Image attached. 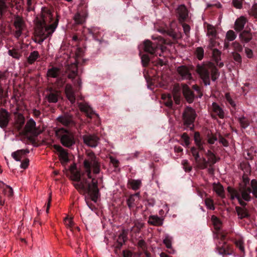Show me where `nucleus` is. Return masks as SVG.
Here are the masks:
<instances>
[{
  "label": "nucleus",
  "instance_id": "obj_1",
  "mask_svg": "<svg viewBox=\"0 0 257 257\" xmlns=\"http://www.w3.org/2000/svg\"><path fill=\"white\" fill-rule=\"evenodd\" d=\"M83 171L77 170L71 173L70 179L76 182L73 185L81 193H87L90 199L96 202L99 196L98 181L92 174L97 175L100 172L99 159L91 152L88 153L83 163Z\"/></svg>",
  "mask_w": 257,
  "mask_h": 257
},
{
  "label": "nucleus",
  "instance_id": "obj_2",
  "mask_svg": "<svg viewBox=\"0 0 257 257\" xmlns=\"http://www.w3.org/2000/svg\"><path fill=\"white\" fill-rule=\"evenodd\" d=\"M58 24V19L49 25L43 24L41 22H36L34 31L35 42L41 44L45 40L52 36L57 27Z\"/></svg>",
  "mask_w": 257,
  "mask_h": 257
},
{
  "label": "nucleus",
  "instance_id": "obj_3",
  "mask_svg": "<svg viewBox=\"0 0 257 257\" xmlns=\"http://www.w3.org/2000/svg\"><path fill=\"white\" fill-rule=\"evenodd\" d=\"M196 71L205 85H210V73H211V79L213 81H215L219 76L217 68L211 62L198 65Z\"/></svg>",
  "mask_w": 257,
  "mask_h": 257
},
{
  "label": "nucleus",
  "instance_id": "obj_4",
  "mask_svg": "<svg viewBox=\"0 0 257 257\" xmlns=\"http://www.w3.org/2000/svg\"><path fill=\"white\" fill-rule=\"evenodd\" d=\"M155 40L156 41L154 42L150 40L145 41L144 42V51L152 55L161 56V53L165 48L163 45L168 43L161 37H157Z\"/></svg>",
  "mask_w": 257,
  "mask_h": 257
},
{
  "label": "nucleus",
  "instance_id": "obj_5",
  "mask_svg": "<svg viewBox=\"0 0 257 257\" xmlns=\"http://www.w3.org/2000/svg\"><path fill=\"white\" fill-rule=\"evenodd\" d=\"M55 135L65 147L69 148L75 143L74 135L69 130L63 127L58 128L55 130Z\"/></svg>",
  "mask_w": 257,
  "mask_h": 257
},
{
  "label": "nucleus",
  "instance_id": "obj_6",
  "mask_svg": "<svg viewBox=\"0 0 257 257\" xmlns=\"http://www.w3.org/2000/svg\"><path fill=\"white\" fill-rule=\"evenodd\" d=\"M225 237V235L223 234H220V241L217 244L216 247L218 253L222 255L223 257H225L226 255H233V257H235L231 245L224 241Z\"/></svg>",
  "mask_w": 257,
  "mask_h": 257
},
{
  "label": "nucleus",
  "instance_id": "obj_7",
  "mask_svg": "<svg viewBox=\"0 0 257 257\" xmlns=\"http://www.w3.org/2000/svg\"><path fill=\"white\" fill-rule=\"evenodd\" d=\"M66 72L68 74V78L71 79L74 84H77L79 87L81 86V79L78 76L76 81L74 79L78 76V67L76 63H72L67 66Z\"/></svg>",
  "mask_w": 257,
  "mask_h": 257
},
{
  "label": "nucleus",
  "instance_id": "obj_8",
  "mask_svg": "<svg viewBox=\"0 0 257 257\" xmlns=\"http://www.w3.org/2000/svg\"><path fill=\"white\" fill-rule=\"evenodd\" d=\"M53 22V16L51 11L47 8L42 9V14L40 18H37L36 22H41L43 24H48Z\"/></svg>",
  "mask_w": 257,
  "mask_h": 257
},
{
  "label": "nucleus",
  "instance_id": "obj_9",
  "mask_svg": "<svg viewBox=\"0 0 257 257\" xmlns=\"http://www.w3.org/2000/svg\"><path fill=\"white\" fill-rule=\"evenodd\" d=\"M238 190L241 200L245 202L251 201L252 199L250 195L251 189L250 186H239Z\"/></svg>",
  "mask_w": 257,
  "mask_h": 257
},
{
  "label": "nucleus",
  "instance_id": "obj_10",
  "mask_svg": "<svg viewBox=\"0 0 257 257\" xmlns=\"http://www.w3.org/2000/svg\"><path fill=\"white\" fill-rule=\"evenodd\" d=\"M196 117V113H183V124L191 131L194 130V122Z\"/></svg>",
  "mask_w": 257,
  "mask_h": 257
},
{
  "label": "nucleus",
  "instance_id": "obj_11",
  "mask_svg": "<svg viewBox=\"0 0 257 257\" xmlns=\"http://www.w3.org/2000/svg\"><path fill=\"white\" fill-rule=\"evenodd\" d=\"M14 26L16 29L15 36L17 38H19L25 28V24L23 19L19 16L16 17L14 21Z\"/></svg>",
  "mask_w": 257,
  "mask_h": 257
},
{
  "label": "nucleus",
  "instance_id": "obj_12",
  "mask_svg": "<svg viewBox=\"0 0 257 257\" xmlns=\"http://www.w3.org/2000/svg\"><path fill=\"white\" fill-rule=\"evenodd\" d=\"M82 138L84 143L91 148L96 147L99 140V138L95 135H85L83 136Z\"/></svg>",
  "mask_w": 257,
  "mask_h": 257
},
{
  "label": "nucleus",
  "instance_id": "obj_13",
  "mask_svg": "<svg viewBox=\"0 0 257 257\" xmlns=\"http://www.w3.org/2000/svg\"><path fill=\"white\" fill-rule=\"evenodd\" d=\"M25 130L27 133H30L35 136H37L41 133L40 131L36 128V122L33 119H30L27 122L25 127Z\"/></svg>",
  "mask_w": 257,
  "mask_h": 257
},
{
  "label": "nucleus",
  "instance_id": "obj_14",
  "mask_svg": "<svg viewBox=\"0 0 257 257\" xmlns=\"http://www.w3.org/2000/svg\"><path fill=\"white\" fill-rule=\"evenodd\" d=\"M54 149L59 153L58 156L62 164H65L69 161L68 154L67 150L63 148L60 145H55L53 146Z\"/></svg>",
  "mask_w": 257,
  "mask_h": 257
},
{
  "label": "nucleus",
  "instance_id": "obj_15",
  "mask_svg": "<svg viewBox=\"0 0 257 257\" xmlns=\"http://www.w3.org/2000/svg\"><path fill=\"white\" fill-rule=\"evenodd\" d=\"M140 197V192L132 194L128 197L126 200V204L130 210L134 208L139 204Z\"/></svg>",
  "mask_w": 257,
  "mask_h": 257
},
{
  "label": "nucleus",
  "instance_id": "obj_16",
  "mask_svg": "<svg viewBox=\"0 0 257 257\" xmlns=\"http://www.w3.org/2000/svg\"><path fill=\"white\" fill-rule=\"evenodd\" d=\"M227 191L230 195V198L233 200L236 198L238 201L239 204L242 206H245L246 203L244 201L241 200L240 196L239 195L238 190H236L230 186H228L227 188Z\"/></svg>",
  "mask_w": 257,
  "mask_h": 257
},
{
  "label": "nucleus",
  "instance_id": "obj_17",
  "mask_svg": "<svg viewBox=\"0 0 257 257\" xmlns=\"http://www.w3.org/2000/svg\"><path fill=\"white\" fill-rule=\"evenodd\" d=\"M183 94L186 101L189 103H192L194 98V94L188 86L186 84H183L182 86Z\"/></svg>",
  "mask_w": 257,
  "mask_h": 257
},
{
  "label": "nucleus",
  "instance_id": "obj_18",
  "mask_svg": "<svg viewBox=\"0 0 257 257\" xmlns=\"http://www.w3.org/2000/svg\"><path fill=\"white\" fill-rule=\"evenodd\" d=\"M58 120L65 126H70L74 125L75 123L72 117L65 113L64 115L58 117Z\"/></svg>",
  "mask_w": 257,
  "mask_h": 257
},
{
  "label": "nucleus",
  "instance_id": "obj_19",
  "mask_svg": "<svg viewBox=\"0 0 257 257\" xmlns=\"http://www.w3.org/2000/svg\"><path fill=\"white\" fill-rule=\"evenodd\" d=\"M247 20L244 16H240L235 22L234 29L237 32L241 31L244 27L245 24L247 23Z\"/></svg>",
  "mask_w": 257,
  "mask_h": 257
},
{
  "label": "nucleus",
  "instance_id": "obj_20",
  "mask_svg": "<svg viewBox=\"0 0 257 257\" xmlns=\"http://www.w3.org/2000/svg\"><path fill=\"white\" fill-rule=\"evenodd\" d=\"M177 72L183 79H190L191 74L188 68L185 66H181L177 68Z\"/></svg>",
  "mask_w": 257,
  "mask_h": 257
},
{
  "label": "nucleus",
  "instance_id": "obj_21",
  "mask_svg": "<svg viewBox=\"0 0 257 257\" xmlns=\"http://www.w3.org/2000/svg\"><path fill=\"white\" fill-rule=\"evenodd\" d=\"M235 211L237 213L238 218L240 219L248 218L250 216L248 210L245 208V206H236Z\"/></svg>",
  "mask_w": 257,
  "mask_h": 257
},
{
  "label": "nucleus",
  "instance_id": "obj_22",
  "mask_svg": "<svg viewBox=\"0 0 257 257\" xmlns=\"http://www.w3.org/2000/svg\"><path fill=\"white\" fill-rule=\"evenodd\" d=\"M60 97V92L54 90L50 91L46 96L47 100L50 103H56Z\"/></svg>",
  "mask_w": 257,
  "mask_h": 257
},
{
  "label": "nucleus",
  "instance_id": "obj_23",
  "mask_svg": "<svg viewBox=\"0 0 257 257\" xmlns=\"http://www.w3.org/2000/svg\"><path fill=\"white\" fill-rule=\"evenodd\" d=\"M65 91L67 98L72 103H74L75 101V97L72 86L69 84H66Z\"/></svg>",
  "mask_w": 257,
  "mask_h": 257
},
{
  "label": "nucleus",
  "instance_id": "obj_24",
  "mask_svg": "<svg viewBox=\"0 0 257 257\" xmlns=\"http://www.w3.org/2000/svg\"><path fill=\"white\" fill-rule=\"evenodd\" d=\"M148 223L155 226H161L163 224V219L157 215H151L149 218Z\"/></svg>",
  "mask_w": 257,
  "mask_h": 257
},
{
  "label": "nucleus",
  "instance_id": "obj_25",
  "mask_svg": "<svg viewBox=\"0 0 257 257\" xmlns=\"http://www.w3.org/2000/svg\"><path fill=\"white\" fill-rule=\"evenodd\" d=\"M173 240V237L170 236L169 234H165L164 238L163 239V243L165 245L166 247L169 249V251L170 253H174V250L172 248V243Z\"/></svg>",
  "mask_w": 257,
  "mask_h": 257
},
{
  "label": "nucleus",
  "instance_id": "obj_26",
  "mask_svg": "<svg viewBox=\"0 0 257 257\" xmlns=\"http://www.w3.org/2000/svg\"><path fill=\"white\" fill-rule=\"evenodd\" d=\"M87 15L85 13L81 14L77 13L73 17V20L76 24H82L84 23L86 19Z\"/></svg>",
  "mask_w": 257,
  "mask_h": 257
},
{
  "label": "nucleus",
  "instance_id": "obj_27",
  "mask_svg": "<svg viewBox=\"0 0 257 257\" xmlns=\"http://www.w3.org/2000/svg\"><path fill=\"white\" fill-rule=\"evenodd\" d=\"M177 13L179 15L180 21H184L188 16L187 10L184 5H181L178 7Z\"/></svg>",
  "mask_w": 257,
  "mask_h": 257
},
{
  "label": "nucleus",
  "instance_id": "obj_28",
  "mask_svg": "<svg viewBox=\"0 0 257 257\" xmlns=\"http://www.w3.org/2000/svg\"><path fill=\"white\" fill-rule=\"evenodd\" d=\"M163 103L167 107L172 108L173 106V102L172 96L170 94L164 93L162 94L161 96Z\"/></svg>",
  "mask_w": 257,
  "mask_h": 257
},
{
  "label": "nucleus",
  "instance_id": "obj_29",
  "mask_svg": "<svg viewBox=\"0 0 257 257\" xmlns=\"http://www.w3.org/2000/svg\"><path fill=\"white\" fill-rule=\"evenodd\" d=\"M11 113H0V126L2 128L6 127L9 121Z\"/></svg>",
  "mask_w": 257,
  "mask_h": 257
},
{
  "label": "nucleus",
  "instance_id": "obj_30",
  "mask_svg": "<svg viewBox=\"0 0 257 257\" xmlns=\"http://www.w3.org/2000/svg\"><path fill=\"white\" fill-rule=\"evenodd\" d=\"M197 167L201 170L206 169L209 166V163L207 162V160L204 157L200 158L198 161L195 162Z\"/></svg>",
  "mask_w": 257,
  "mask_h": 257
},
{
  "label": "nucleus",
  "instance_id": "obj_31",
  "mask_svg": "<svg viewBox=\"0 0 257 257\" xmlns=\"http://www.w3.org/2000/svg\"><path fill=\"white\" fill-rule=\"evenodd\" d=\"M213 190L221 198H225L223 187L221 184H214L213 186Z\"/></svg>",
  "mask_w": 257,
  "mask_h": 257
},
{
  "label": "nucleus",
  "instance_id": "obj_32",
  "mask_svg": "<svg viewBox=\"0 0 257 257\" xmlns=\"http://www.w3.org/2000/svg\"><path fill=\"white\" fill-rule=\"evenodd\" d=\"M239 38L242 42L247 43L252 39V35L249 32L244 31L240 33Z\"/></svg>",
  "mask_w": 257,
  "mask_h": 257
},
{
  "label": "nucleus",
  "instance_id": "obj_33",
  "mask_svg": "<svg viewBox=\"0 0 257 257\" xmlns=\"http://www.w3.org/2000/svg\"><path fill=\"white\" fill-rule=\"evenodd\" d=\"M60 73V70L57 67H52L48 69L47 71V76L52 78H56Z\"/></svg>",
  "mask_w": 257,
  "mask_h": 257
},
{
  "label": "nucleus",
  "instance_id": "obj_34",
  "mask_svg": "<svg viewBox=\"0 0 257 257\" xmlns=\"http://www.w3.org/2000/svg\"><path fill=\"white\" fill-rule=\"evenodd\" d=\"M128 184L133 190H137L140 188L142 182L140 180H131L128 182Z\"/></svg>",
  "mask_w": 257,
  "mask_h": 257
},
{
  "label": "nucleus",
  "instance_id": "obj_35",
  "mask_svg": "<svg viewBox=\"0 0 257 257\" xmlns=\"http://www.w3.org/2000/svg\"><path fill=\"white\" fill-rule=\"evenodd\" d=\"M39 54L38 51H34L31 52L28 58V62L29 64H33L39 58Z\"/></svg>",
  "mask_w": 257,
  "mask_h": 257
},
{
  "label": "nucleus",
  "instance_id": "obj_36",
  "mask_svg": "<svg viewBox=\"0 0 257 257\" xmlns=\"http://www.w3.org/2000/svg\"><path fill=\"white\" fill-rule=\"evenodd\" d=\"M80 110L83 112H93L92 108L86 103H80L79 104Z\"/></svg>",
  "mask_w": 257,
  "mask_h": 257
},
{
  "label": "nucleus",
  "instance_id": "obj_37",
  "mask_svg": "<svg viewBox=\"0 0 257 257\" xmlns=\"http://www.w3.org/2000/svg\"><path fill=\"white\" fill-rule=\"evenodd\" d=\"M207 28V35L210 38H216V31L215 28L210 25H208Z\"/></svg>",
  "mask_w": 257,
  "mask_h": 257
},
{
  "label": "nucleus",
  "instance_id": "obj_38",
  "mask_svg": "<svg viewBox=\"0 0 257 257\" xmlns=\"http://www.w3.org/2000/svg\"><path fill=\"white\" fill-rule=\"evenodd\" d=\"M236 37L235 32L232 30H229L226 34L225 40L227 42L233 41Z\"/></svg>",
  "mask_w": 257,
  "mask_h": 257
},
{
  "label": "nucleus",
  "instance_id": "obj_39",
  "mask_svg": "<svg viewBox=\"0 0 257 257\" xmlns=\"http://www.w3.org/2000/svg\"><path fill=\"white\" fill-rule=\"evenodd\" d=\"M18 115L16 116V123L18 124L19 127H21L25 123V117L23 115L22 113H17Z\"/></svg>",
  "mask_w": 257,
  "mask_h": 257
},
{
  "label": "nucleus",
  "instance_id": "obj_40",
  "mask_svg": "<svg viewBox=\"0 0 257 257\" xmlns=\"http://www.w3.org/2000/svg\"><path fill=\"white\" fill-rule=\"evenodd\" d=\"M250 186L252 189L251 192L255 198H257V181L256 180H252L250 183Z\"/></svg>",
  "mask_w": 257,
  "mask_h": 257
},
{
  "label": "nucleus",
  "instance_id": "obj_41",
  "mask_svg": "<svg viewBox=\"0 0 257 257\" xmlns=\"http://www.w3.org/2000/svg\"><path fill=\"white\" fill-rule=\"evenodd\" d=\"M23 151L22 150H18L12 153V156L13 158L17 161H20L23 158Z\"/></svg>",
  "mask_w": 257,
  "mask_h": 257
},
{
  "label": "nucleus",
  "instance_id": "obj_42",
  "mask_svg": "<svg viewBox=\"0 0 257 257\" xmlns=\"http://www.w3.org/2000/svg\"><path fill=\"white\" fill-rule=\"evenodd\" d=\"M190 151L192 155L193 156L194 158L195 162H196L198 161L200 157L198 149L196 148L193 147L191 148Z\"/></svg>",
  "mask_w": 257,
  "mask_h": 257
},
{
  "label": "nucleus",
  "instance_id": "obj_43",
  "mask_svg": "<svg viewBox=\"0 0 257 257\" xmlns=\"http://www.w3.org/2000/svg\"><path fill=\"white\" fill-rule=\"evenodd\" d=\"M3 193L5 195L9 197H11L13 195V190L12 187L7 185L3 189Z\"/></svg>",
  "mask_w": 257,
  "mask_h": 257
},
{
  "label": "nucleus",
  "instance_id": "obj_44",
  "mask_svg": "<svg viewBox=\"0 0 257 257\" xmlns=\"http://www.w3.org/2000/svg\"><path fill=\"white\" fill-rule=\"evenodd\" d=\"M207 162L209 163V166H213L219 160L217 159L214 154L212 156L207 157Z\"/></svg>",
  "mask_w": 257,
  "mask_h": 257
},
{
  "label": "nucleus",
  "instance_id": "obj_45",
  "mask_svg": "<svg viewBox=\"0 0 257 257\" xmlns=\"http://www.w3.org/2000/svg\"><path fill=\"white\" fill-rule=\"evenodd\" d=\"M239 121L241 126L243 128L247 127L249 123L248 119L244 117H241L239 118Z\"/></svg>",
  "mask_w": 257,
  "mask_h": 257
},
{
  "label": "nucleus",
  "instance_id": "obj_46",
  "mask_svg": "<svg viewBox=\"0 0 257 257\" xmlns=\"http://www.w3.org/2000/svg\"><path fill=\"white\" fill-rule=\"evenodd\" d=\"M205 205L206 206V207H207V208H208L209 209H210L212 210H213L215 209V207H214V204H213V201L211 199L209 198H206L205 200Z\"/></svg>",
  "mask_w": 257,
  "mask_h": 257
},
{
  "label": "nucleus",
  "instance_id": "obj_47",
  "mask_svg": "<svg viewBox=\"0 0 257 257\" xmlns=\"http://www.w3.org/2000/svg\"><path fill=\"white\" fill-rule=\"evenodd\" d=\"M64 222L66 226L68 228H70L71 230H72L71 228L74 225V222L72 221V218H69L68 216H67L64 219Z\"/></svg>",
  "mask_w": 257,
  "mask_h": 257
},
{
  "label": "nucleus",
  "instance_id": "obj_48",
  "mask_svg": "<svg viewBox=\"0 0 257 257\" xmlns=\"http://www.w3.org/2000/svg\"><path fill=\"white\" fill-rule=\"evenodd\" d=\"M221 52L216 49H213L212 55L216 62H218L220 60Z\"/></svg>",
  "mask_w": 257,
  "mask_h": 257
},
{
  "label": "nucleus",
  "instance_id": "obj_49",
  "mask_svg": "<svg viewBox=\"0 0 257 257\" xmlns=\"http://www.w3.org/2000/svg\"><path fill=\"white\" fill-rule=\"evenodd\" d=\"M196 57L199 60H201L204 56V50L202 47H198L195 51Z\"/></svg>",
  "mask_w": 257,
  "mask_h": 257
},
{
  "label": "nucleus",
  "instance_id": "obj_50",
  "mask_svg": "<svg viewBox=\"0 0 257 257\" xmlns=\"http://www.w3.org/2000/svg\"><path fill=\"white\" fill-rule=\"evenodd\" d=\"M8 53L9 55L17 59H19L21 57V54L15 49L10 50Z\"/></svg>",
  "mask_w": 257,
  "mask_h": 257
},
{
  "label": "nucleus",
  "instance_id": "obj_51",
  "mask_svg": "<svg viewBox=\"0 0 257 257\" xmlns=\"http://www.w3.org/2000/svg\"><path fill=\"white\" fill-rule=\"evenodd\" d=\"M253 149H250L249 150H246L244 152V156L247 160H252L254 155L252 154Z\"/></svg>",
  "mask_w": 257,
  "mask_h": 257
},
{
  "label": "nucleus",
  "instance_id": "obj_52",
  "mask_svg": "<svg viewBox=\"0 0 257 257\" xmlns=\"http://www.w3.org/2000/svg\"><path fill=\"white\" fill-rule=\"evenodd\" d=\"M212 219L213 220V224L216 229H220V221L216 216H212Z\"/></svg>",
  "mask_w": 257,
  "mask_h": 257
},
{
  "label": "nucleus",
  "instance_id": "obj_53",
  "mask_svg": "<svg viewBox=\"0 0 257 257\" xmlns=\"http://www.w3.org/2000/svg\"><path fill=\"white\" fill-rule=\"evenodd\" d=\"M181 138L184 140L185 145L188 147L190 144V138L187 133H184L181 136Z\"/></svg>",
  "mask_w": 257,
  "mask_h": 257
},
{
  "label": "nucleus",
  "instance_id": "obj_54",
  "mask_svg": "<svg viewBox=\"0 0 257 257\" xmlns=\"http://www.w3.org/2000/svg\"><path fill=\"white\" fill-rule=\"evenodd\" d=\"M236 246L240 249L242 252L244 251V247L243 245V242L242 240L239 239L235 241Z\"/></svg>",
  "mask_w": 257,
  "mask_h": 257
},
{
  "label": "nucleus",
  "instance_id": "obj_55",
  "mask_svg": "<svg viewBox=\"0 0 257 257\" xmlns=\"http://www.w3.org/2000/svg\"><path fill=\"white\" fill-rule=\"evenodd\" d=\"M243 2V0H233L232 4L236 9H240L242 7Z\"/></svg>",
  "mask_w": 257,
  "mask_h": 257
},
{
  "label": "nucleus",
  "instance_id": "obj_56",
  "mask_svg": "<svg viewBox=\"0 0 257 257\" xmlns=\"http://www.w3.org/2000/svg\"><path fill=\"white\" fill-rule=\"evenodd\" d=\"M232 46L234 50L238 52H241L243 49L242 46L237 42L233 43Z\"/></svg>",
  "mask_w": 257,
  "mask_h": 257
},
{
  "label": "nucleus",
  "instance_id": "obj_57",
  "mask_svg": "<svg viewBox=\"0 0 257 257\" xmlns=\"http://www.w3.org/2000/svg\"><path fill=\"white\" fill-rule=\"evenodd\" d=\"M249 179L248 177L246 176H243L242 177V182L240 183L239 186H248L247 185L249 184Z\"/></svg>",
  "mask_w": 257,
  "mask_h": 257
},
{
  "label": "nucleus",
  "instance_id": "obj_58",
  "mask_svg": "<svg viewBox=\"0 0 257 257\" xmlns=\"http://www.w3.org/2000/svg\"><path fill=\"white\" fill-rule=\"evenodd\" d=\"M207 138H208V140H207L208 143L211 145L214 144L215 142L217 140V137L213 135L210 136L209 135H208Z\"/></svg>",
  "mask_w": 257,
  "mask_h": 257
},
{
  "label": "nucleus",
  "instance_id": "obj_59",
  "mask_svg": "<svg viewBox=\"0 0 257 257\" xmlns=\"http://www.w3.org/2000/svg\"><path fill=\"white\" fill-rule=\"evenodd\" d=\"M218 45V43L215 41V38H210L209 47L210 48L213 49Z\"/></svg>",
  "mask_w": 257,
  "mask_h": 257
},
{
  "label": "nucleus",
  "instance_id": "obj_60",
  "mask_svg": "<svg viewBox=\"0 0 257 257\" xmlns=\"http://www.w3.org/2000/svg\"><path fill=\"white\" fill-rule=\"evenodd\" d=\"M180 88L178 84H176L174 86V87L173 88L172 93L173 94V96L174 95H180Z\"/></svg>",
  "mask_w": 257,
  "mask_h": 257
},
{
  "label": "nucleus",
  "instance_id": "obj_61",
  "mask_svg": "<svg viewBox=\"0 0 257 257\" xmlns=\"http://www.w3.org/2000/svg\"><path fill=\"white\" fill-rule=\"evenodd\" d=\"M194 141L196 145H198L200 143H201L202 142L201 141L200 134L199 132H195L194 134Z\"/></svg>",
  "mask_w": 257,
  "mask_h": 257
},
{
  "label": "nucleus",
  "instance_id": "obj_62",
  "mask_svg": "<svg viewBox=\"0 0 257 257\" xmlns=\"http://www.w3.org/2000/svg\"><path fill=\"white\" fill-rule=\"evenodd\" d=\"M219 142L222 144V145L224 147H227L228 146V141L224 138L222 136L219 135L218 138Z\"/></svg>",
  "mask_w": 257,
  "mask_h": 257
},
{
  "label": "nucleus",
  "instance_id": "obj_63",
  "mask_svg": "<svg viewBox=\"0 0 257 257\" xmlns=\"http://www.w3.org/2000/svg\"><path fill=\"white\" fill-rule=\"evenodd\" d=\"M212 109L214 112H222L221 108L216 103H212Z\"/></svg>",
  "mask_w": 257,
  "mask_h": 257
},
{
  "label": "nucleus",
  "instance_id": "obj_64",
  "mask_svg": "<svg viewBox=\"0 0 257 257\" xmlns=\"http://www.w3.org/2000/svg\"><path fill=\"white\" fill-rule=\"evenodd\" d=\"M249 14L253 16L254 17L257 16V4H254L249 12Z\"/></svg>",
  "mask_w": 257,
  "mask_h": 257
}]
</instances>
